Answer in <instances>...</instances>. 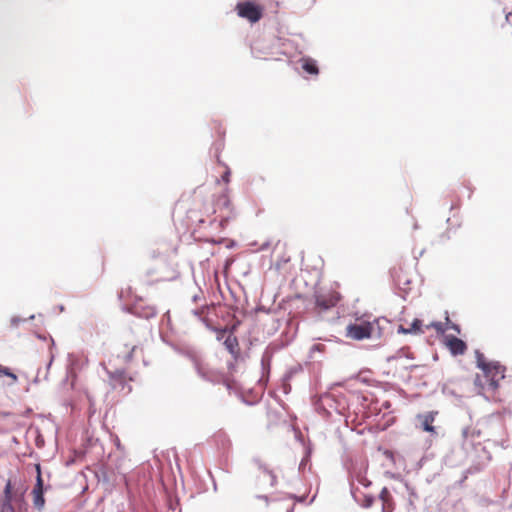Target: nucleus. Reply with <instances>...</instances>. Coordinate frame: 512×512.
Wrapping results in <instances>:
<instances>
[{
	"label": "nucleus",
	"mask_w": 512,
	"mask_h": 512,
	"mask_svg": "<svg viewBox=\"0 0 512 512\" xmlns=\"http://www.w3.org/2000/svg\"><path fill=\"white\" fill-rule=\"evenodd\" d=\"M108 383L113 390H118L123 394H128L132 391L130 382L133 381L131 376L123 370L107 371Z\"/></svg>",
	"instance_id": "nucleus-3"
},
{
	"label": "nucleus",
	"mask_w": 512,
	"mask_h": 512,
	"mask_svg": "<svg viewBox=\"0 0 512 512\" xmlns=\"http://www.w3.org/2000/svg\"><path fill=\"white\" fill-rule=\"evenodd\" d=\"M356 480L358 483H360L361 485H363L364 487H368L371 482L367 479V477L361 473H358L356 476H355Z\"/></svg>",
	"instance_id": "nucleus-20"
},
{
	"label": "nucleus",
	"mask_w": 512,
	"mask_h": 512,
	"mask_svg": "<svg viewBox=\"0 0 512 512\" xmlns=\"http://www.w3.org/2000/svg\"><path fill=\"white\" fill-rule=\"evenodd\" d=\"M443 343L454 356L463 355L467 351V344L453 335H444Z\"/></svg>",
	"instance_id": "nucleus-7"
},
{
	"label": "nucleus",
	"mask_w": 512,
	"mask_h": 512,
	"mask_svg": "<svg viewBox=\"0 0 512 512\" xmlns=\"http://www.w3.org/2000/svg\"><path fill=\"white\" fill-rule=\"evenodd\" d=\"M382 502L381 512H393L395 509L394 499L387 487H384L379 495Z\"/></svg>",
	"instance_id": "nucleus-10"
},
{
	"label": "nucleus",
	"mask_w": 512,
	"mask_h": 512,
	"mask_svg": "<svg viewBox=\"0 0 512 512\" xmlns=\"http://www.w3.org/2000/svg\"><path fill=\"white\" fill-rule=\"evenodd\" d=\"M463 438L465 440H474L477 437H480L481 431L476 427H467L463 430Z\"/></svg>",
	"instance_id": "nucleus-16"
},
{
	"label": "nucleus",
	"mask_w": 512,
	"mask_h": 512,
	"mask_svg": "<svg viewBox=\"0 0 512 512\" xmlns=\"http://www.w3.org/2000/svg\"><path fill=\"white\" fill-rule=\"evenodd\" d=\"M232 210L229 197L226 194L220 195L216 201L214 212L219 211L221 213V221L230 218Z\"/></svg>",
	"instance_id": "nucleus-9"
},
{
	"label": "nucleus",
	"mask_w": 512,
	"mask_h": 512,
	"mask_svg": "<svg viewBox=\"0 0 512 512\" xmlns=\"http://www.w3.org/2000/svg\"><path fill=\"white\" fill-rule=\"evenodd\" d=\"M6 376L10 379L9 385L17 383L18 377L8 367L0 364V377Z\"/></svg>",
	"instance_id": "nucleus-17"
},
{
	"label": "nucleus",
	"mask_w": 512,
	"mask_h": 512,
	"mask_svg": "<svg viewBox=\"0 0 512 512\" xmlns=\"http://www.w3.org/2000/svg\"><path fill=\"white\" fill-rule=\"evenodd\" d=\"M445 320H446V322H445L446 330L451 329V330L455 331L458 334L461 332L460 326L458 324L453 323L450 320L449 315H448L447 312H446Z\"/></svg>",
	"instance_id": "nucleus-19"
},
{
	"label": "nucleus",
	"mask_w": 512,
	"mask_h": 512,
	"mask_svg": "<svg viewBox=\"0 0 512 512\" xmlns=\"http://www.w3.org/2000/svg\"><path fill=\"white\" fill-rule=\"evenodd\" d=\"M235 10L237 15L251 23L258 22L264 13V7L254 1L245 0L236 4Z\"/></svg>",
	"instance_id": "nucleus-2"
},
{
	"label": "nucleus",
	"mask_w": 512,
	"mask_h": 512,
	"mask_svg": "<svg viewBox=\"0 0 512 512\" xmlns=\"http://www.w3.org/2000/svg\"><path fill=\"white\" fill-rule=\"evenodd\" d=\"M224 346L231 354H237L239 350V343L237 337L229 335L224 341Z\"/></svg>",
	"instance_id": "nucleus-15"
},
{
	"label": "nucleus",
	"mask_w": 512,
	"mask_h": 512,
	"mask_svg": "<svg viewBox=\"0 0 512 512\" xmlns=\"http://www.w3.org/2000/svg\"><path fill=\"white\" fill-rule=\"evenodd\" d=\"M37 481L33 488L32 495H33V504L37 509H42L45 504V499L43 496V480L41 477V471L40 466L37 465Z\"/></svg>",
	"instance_id": "nucleus-8"
},
{
	"label": "nucleus",
	"mask_w": 512,
	"mask_h": 512,
	"mask_svg": "<svg viewBox=\"0 0 512 512\" xmlns=\"http://www.w3.org/2000/svg\"><path fill=\"white\" fill-rule=\"evenodd\" d=\"M433 328L438 334L443 335L446 331L445 323L442 322H431L430 324L426 325V329Z\"/></svg>",
	"instance_id": "nucleus-18"
},
{
	"label": "nucleus",
	"mask_w": 512,
	"mask_h": 512,
	"mask_svg": "<svg viewBox=\"0 0 512 512\" xmlns=\"http://www.w3.org/2000/svg\"><path fill=\"white\" fill-rule=\"evenodd\" d=\"M474 383H475V385H476L477 387H479L481 390H483V389H484V387H485V386H484V384L482 383V380H481V378H480V376H479V375H477V376H476Z\"/></svg>",
	"instance_id": "nucleus-22"
},
{
	"label": "nucleus",
	"mask_w": 512,
	"mask_h": 512,
	"mask_svg": "<svg viewBox=\"0 0 512 512\" xmlns=\"http://www.w3.org/2000/svg\"><path fill=\"white\" fill-rule=\"evenodd\" d=\"M373 504V498L372 497H366L365 499V507H370Z\"/></svg>",
	"instance_id": "nucleus-25"
},
{
	"label": "nucleus",
	"mask_w": 512,
	"mask_h": 512,
	"mask_svg": "<svg viewBox=\"0 0 512 512\" xmlns=\"http://www.w3.org/2000/svg\"><path fill=\"white\" fill-rule=\"evenodd\" d=\"M437 412H428L425 414H419L417 416L418 420L421 423V427L424 431L429 433H435V427L433 426V422L435 420Z\"/></svg>",
	"instance_id": "nucleus-11"
},
{
	"label": "nucleus",
	"mask_w": 512,
	"mask_h": 512,
	"mask_svg": "<svg viewBox=\"0 0 512 512\" xmlns=\"http://www.w3.org/2000/svg\"><path fill=\"white\" fill-rule=\"evenodd\" d=\"M24 501V490L11 479H8L3 489L0 512H15L14 505Z\"/></svg>",
	"instance_id": "nucleus-1"
},
{
	"label": "nucleus",
	"mask_w": 512,
	"mask_h": 512,
	"mask_svg": "<svg viewBox=\"0 0 512 512\" xmlns=\"http://www.w3.org/2000/svg\"><path fill=\"white\" fill-rule=\"evenodd\" d=\"M373 326L369 322L353 323L346 327V337L353 340H364L371 337Z\"/></svg>",
	"instance_id": "nucleus-4"
},
{
	"label": "nucleus",
	"mask_w": 512,
	"mask_h": 512,
	"mask_svg": "<svg viewBox=\"0 0 512 512\" xmlns=\"http://www.w3.org/2000/svg\"><path fill=\"white\" fill-rule=\"evenodd\" d=\"M11 416L10 412H0V420H4Z\"/></svg>",
	"instance_id": "nucleus-26"
},
{
	"label": "nucleus",
	"mask_w": 512,
	"mask_h": 512,
	"mask_svg": "<svg viewBox=\"0 0 512 512\" xmlns=\"http://www.w3.org/2000/svg\"><path fill=\"white\" fill-rule=\"evenodd\" d=\"M301 62H302V68L306 73L311 74V75H318L319 69H318L317 63L314 59L307 57V58H303L301 60Z\"/></svg>",
	"instance_id": "nucleus-13"
},
{
	"label": "nucleus",
	"mask_w": 512,
	"mask_h": 512,
	"mask_svg": "<svg viewBox=\"0 0 512 512\" xmlns=\"http://www.w3.org/2000/svg\"><path fill=\"white\" fill-rule=\"evenodd\" d=\"M155 313H156V312H155L154 308H151V307H150V308H148V309L145 311L144 316H145L146 318H149V317H151V316H154V315H155Z\"/></svg>",
	"instance_id": "nucleus-23"
},
{
	"label": "nucleus",
	"mask_w": 512,
	"mask_h": 512,
	"mask_svg": "<svg viewBox=\"0 0 512 512\" xmlns=\"http://www.w3.org/2000/svg\"><path fill=\"white\" fill-rule=\"evenodd\" d=\"M339 292L333 289L324 290L315 295L316 306L322 310H328L335 307L340 301Z\"/></svg>",
	"instance_id": "nucleus-5"
},
{
	"label": "nucleus",
	"mask_w": 512,
	"mask_h": 512,
	"mask_svg": "<svg viewBox=\"0 0 512 512\" xmlns=\"http://www.w3.org/2000/svg\"><path fill=\"white\" fill-rule=\"evenodd\" d=\"M422 321L419 319H414L409 327H404L400 325L398 328V332L402 334H422L424 333Z\"/></svg>",
	"instance_id": "nucleus-12"
},
{
	"label": "nucleus",
	"mask_w": 512,
	"mask_h": 512,
	"mask_svg": "<svg viewBox=\"0 0 512 512\" xmlns=\"http://www.w3.org/2000/svg\"><path fill=\"white\" fill-rule=\"evenodd\" d=\"M506 368L499 362H494L491 367L484 372L487 380V386L490 390L495 391L499 387V382L505 378Z\"/></svg>",
	"instance_id": "nucleus-6"
},
{
	"label": "nucleus",
	"mask_w": 512,
	"mask_h": 512,
	"mask_svg": "<svg viewBox=\"0 0 512 512\" xmlns=\"http://www.w3.org/2000/svg\"><path fill=\"white\" fill-rule=\"evenodd\" d=\"M475 357H476V365L479 369L482 370V372H486L491 365L494 363V361H487L483 353L476 350L475 351Z\"/></svg>",
	"instance_id": "nucleus-14"
},
{
	"label": "nucleus",
	"mask_w": 512,
	"mask_h": 512,
	"mask_svg": "<svg viewBox=\"0 0 512 512\" xmlns=\"http://www.w3.org/2000/svg\"><path fill=\"white\" fill-rule=\"evenodd\" d=\"M222 179L224 182L228 183L230 181V171L227 170L224 175L222 176Z\"/></svg>",
	"instance_id": "nucleus-24"
},
{
	"label": "nucleus",
	"mask_w": 512,
	"mask_h": 512,
	"mask_svg": "<svg viewBox=\"0 0 512 512\" xmlns=\"http://www.w3.org/2000/svg\"><path fill=\"white\" fill-rule=\"evenodd\" d=\"M263 472L269 477L270 485L274 486L276 484V482H277L276 476L271 471H268L266 469H264Z\"/></svg>",
	"instance_id": "nucleus-21"
}]
</instances>
